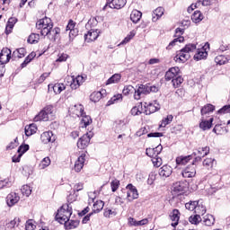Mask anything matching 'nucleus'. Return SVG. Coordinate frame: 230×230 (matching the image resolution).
<instances>
[{"instance_id": "obj_29", "label": "nucleus", "mask_w": 230, "mask_h": 230, "mask_svg": "<svg viewBox=\"0 0 230 230\" xmlns=\"http://www.w3.org/2000/svg\"><path fill=\"white\" fill-rule=\"evenodd\" d=\"M65 226V229L71 230V229H76L80 226V221L78 220H73L68 219L66 222H63Z\"/></svg>"}, {"instance_id": "obj_48", "label": "nucleus", "mask_w": 230, "mask_h": 230, "mask_svg": "<svg viewBox=\"0 0 230 230\" xmlns=\"http://www.w3.org/2000/svg\"><path fill=\"white\" fill-rule=\"evenodd\" d=\"M40 39V36L37 33H32L29 36L27 42H29V44H37V42H39Z\"/></svg>"}, {"instance_id": "obj_11", "label": "nucleus", "mask_w": 230, "mask_h": 230, "mask_svg": "<svg viewBox=\"0 0 230 230\" xmlns=\"http://www.w3.org/2000/svg\"><path fill=\"white\" fill-rule=\"evenodd\" d=\"M209 49V44H205L201 49L197 50V53L194 55V60H205L208 58V50Z\"/></svg>"}, {"instance_id": "obj_51", "label": "nucleus", "mask_w": 230, "mask_h": 230, "mask_svg": "<svg viewBox=\"0 0 230 230\" xmlns=\"http://www.w3.org/2000/svg\"><path fill=\"white\" fill-rule=\"evenodd\" d=\"M177 42H179L180 44L181 42H184V37L180 36V37L174 39L172 41H171L169 43V45L166 47V49H172V48H173V46H175L177 44Z\"/></svg>"}, {"instance_id": "obj_35", "label": "nucleus", "mask_w": 230, "mask_h": 230, "mask_svg": "<svg viewBox=\"0 0 230 230\" xmlns=\"http://www.w3.org/2000/svg\"><path fill=\"white\" fill-rule=\"evenodd\" d=\"M203 19L204 15L200 11H195L191 15V21L195 22V24H198V22H200Z\"/></svg>"}, {"instance_id": "obj_60", "label": "nucleus", "mask_w": 230, "mask_h": 230, "mask_svg": "<svg viewBox=\"0 0 230 230\" xmlns=\"http://www.w3.org/2000/svg\"><path fill=\"white\" fill-rule=\"evenodd\" d=\"M29 150H30V146L28 144H23L19 146L18 154H20L21 155H24V154H26V152H28Z\"/></svg>"}, {"instance_id": "obj_43", "label": "nucleus", "mask_w": 230, "mask_h": 230, "mask_svg": "<svg viewBox=\"0 0 230 230\" xmlns=\"http://www.w3.org/2000/svg\"><path fill=\"white\" fill-rule=\"evenodd\" d=\"M49 164H51V158H49V156H46L40 161L39 168L40 170H46Z\"/></svg>"}, {"instance_id": "obj_18", "label": "nucleus", "mask_w": 230, "mask_h": 230, "mask_svg": "<svg viewBox=\"0 0 230 230\" xmlns=\"http://www.w3.org/2000/svg\"><path fill=\"white\" fill-rule=\"evenodd\" d=\"M161 152H163V146L161 145H158L156 147L146 149V155L151 158L157 157Z\"/></svg>"}, {"instance_id": "obj_41", "label": "nucleus", "mask_w": 230, "mask_h": 230, "mask_svg": "<svg viewBox=\"0 0 230 230\" xmlns=\"http://www.w3.org/2000/svg\"><path fill=\"white\" fill-rule=\"evenodd\" d=\"M103 206H105V203L102 200H96L93 202V213H100L102 209H103Z\"/></svg>"}, {"instance_id": "obj_40", "label": "nucleus", "mask_w": 230, "mask_h": 230, "mask_svg": "<svg viewBox=\"0 0 230 230\" xmlns=\"http://www.w3.org/2000/svg\"><path fill=\"white\" fill-rule=\"evenodd\" d=\"M81 118H82V119H81V127L83 128L89 127V125L91 123H93V119H91L90 116L85 115V113L83 116H81Z\"/></svg>"}, {"instance_id": "obj_30", "label": "nucleus", "mask_w": 230, "mask_h": 230, "mask_svg": "<svg viewBox=\"0 0 230 230\" xmlns=\"http://www.w3.org/2000/svg\"><path fill=\"white\" fill-rule=\"evenodd\" d=\"M141 17H143V13L140 11L133 10L130 13V21H132L134 24H137V22L141 21Z\"/></svg>"}, {"instance_id": "obj_42", "label": "nucleus", "mask_w": 230, "mask_h": 230, "mask_svg": "<svg viewBox=\"0 0 230 230\" xmlns=\"http://www.w3.org/2000/svg\"><path fill=\"white\" fill-rule=\"evenodd\" d=\"M103 215L105 218H114L118 215V211H116V208H105Z\"/></svg>"}, {"instance_id": "obj_46", "label": "nucleus", "mask_w": 230, "mask_h": 230, "mask_svg": "<svg viewBox=\"0 0 230 230\" xmlns=\"http://www.w3.org/2000/svg\"><path fill=\"white\" fill-rule=\"evenodd\" d=\"M182 82H184V79L180 75L176 76L174 79H172V84L174 89L181 87Z\"/></svg>"}, {"instance_id": "obj_22", "label": "nucleus", "mask_w": 230, "mask_h": 230, "mask_svg": "<svg viewBox=\"0 0 230 230\" xmlns=\"http://www.w3.org/2000/svg\"><path fill=\"white\" fill-rule=\"evenodd\" d=\"M181 70L179 69V67L174 66L170 68L166 74H165V80L167 82H170V80H173L174 78H177V76H179V72Z\"/></svg>"}, {"instance_id": "obj_50", "label": "nucleus", "mask_w": 230, "mask_h": 230, "mask_svg": "<svg viewBox=\"0 0 230 230\" xmlns=\"http://www.w3.org/2000/svg\"><path fill=\"white\" fill-rule=\"evenodd\" d=\"M215 111V106L212 104H207L201 109V115L209 114V112H213Z\"/></svg>"}, {"instance_id": "obj_53", "label": "nucleus", "mask_w": 230, "mask_h": 230, "mask_svg": "<svg viewBox=\"0 0 230 230\" xmlns=\"http://www.w3.org/2000/svg\"><path fill=\"white\" fill-rule=\"evenodd\" d=\"M203 222L205 226H213V224H215V217H213V215H207L204 217Z\"/></svg>"}, {"instance_id": "obj_59", "label": "nucleus", "mask_w": 230, "mask_h": 230, "mask_svg": "<svg viewBox=\"0 0 230 230\" xmlns=\"http://www.w3.org/2000/svg\"><path fill=\"white\" fill-rule=\"evenodd\" d=\"M21 191L24 197H29L30 195H31V188L30 187V185H23L21 189Z\"/></svg>"}, {"instance_id": "obj_49", "label": "nucleus", "mask_w": 230, "mask_h": 230, "mask_svg": "<svg viewBox=\"0 0 230 230\" xmlns=\"http://www.w3.org/2000/svg\"><path fill=\"white\" fill-rule=\"evenodd\" d=\"M172 121H173V115H167L166 118H164L162 119L160 128H164V127H166V125H170V123H172Z\"/></svg>"}, {"instance_id": "obj_20", "label": "nucleus", "mask_w": 230, "mask_h": 230, "mask_svg": "<svg viewBox=\"0 0 230 230\" xmlns=\"http://www.w3.org/2000/svg\"><path fill=\"white\" fill-rule=\"evenodd\" d=\"M172 172L173 168H172V166L168 164H165L159 169V175L163 179H167V177H170V175H172Z\"/></svg>"}, {"instance_id": "obj_55", "label": "nucleus", "mask_w": 230, "mask_h": 230, "mask_svg": "<svg viewBox=\"0 0 230 230\" xmlns=\"http://www.w3.org/2000/svg\"><path fill=\"white\" fill-rule=\"evenodd\" d=\"M130 93H136V89L134 88V86H132L130 84L125 85L122 90V94H124V96H128V94H130Z\"/></svg>"}, {"instance_id": "obj_56", "label": "nucleus", "mask_w": 230, "mask_h": 230, "mask_svg": "<svg viewBox=\"0 0 230 230\" xmlns=\"http://www.w3.org/2000/svg\"><path fill=\"white\" fill-rule=\"evenodd\" d=\"M98 197V191H91L88 193V204L91 206L93 202H95L96 198Z\"/></svg>"}, {"instance_id": "obj_52", "label": "nucleus", "mask_w": 230, "mask_h": 230, "mask_svg": "<svg viewBox=\"0 0 230 230\" xmlns=\"http://www.w3.org/2000/svg\"><path fill=\"white\" fill-rule=\"evenodd\" d=\"M21 224V218L15 217L13 220H11L9 223H7L6 226L8 229H13V227H17Z\"/></svg>"}, {"instance_id": "obj_21", "label": "nucleus", "mask_w": 230, "mask_h": 230, "mask_svg": "<svg viewBox=\"0 0 230 230\" xmlns=\"http://www.w3.org/2000/svg\"><path fill=\"white\" fill-rule=\"evenodd\" d=\"M184 190H186V183L182 181H177L172 184V191L174 193V195H181Z\"/></svg>"}, {"instance_id": "obj_28", "label": "nucleus", "mask_w": 230, "mask_h": 230, "mask_svg": "<svg viewBox=\"0 0 230 230\" xmlns=\"http://www.w3.org/2000/svg\"><path fill=\"white\" fill-rule=\"evenodd\" d=\"M49 89H53L55 94H60L62 91H66V84L58 83L55 84H49Z\"/></svg>"}, {"instance_id": "obj_5", "label": "nucleus", "mask_w": 230, "mask_h": 230, "mask_svg": "<svg viewBox=\"0 0 230 230\" xmlns=\"http://www.w3.org/2000/svg\"><path fill=\"white\" fill-rule=\"evenodd\" d=\"M141 107H144L146 109L145 112L147 115L154 114V112H157V111L161 109V105L159 104V102H157V101H153L152 102H143L141 104Z\"/></svg>"}, {"instance_id": "obj_16", "label": "nucleus", "mask_w": 230, "mask_h": 230, "mask_svg": "<svg viewBox=\"0 0 230 230\" xmlns=\"http://www.w3.org/2000/svg\"><path fill=\"white\" fill-rule=\"evenodd\" d=\"M141 94H150V86L140 84L137 90H135L134 98L136 100H141Z\"/></svg>"}, {"instance_id": "obj_54", "label": "nucleus", "mask_w": 230, "mask_h": 230, "mask_svg": "<svg viewBox=\"0 0 230 230\" xmlns=\"http://www.w3.org/2000/svg\"><path fill=\"white\" fill-rule=\"evenodd\" d=\"M101 98H102V92H93L90 95V100H91V102H93V103L100 102Z\"/></svg>"}, {"instance_id": "obj_62", "label": "nucleus", "mask_w": 230, "mask_h": 230, "mask_svg": "<svg viewBox=\"0 0 230 230\" xmlns=\"http://www.w3.org/2000/svg\"><path fill=\"white\" fill-rule=\"evenodd\" d=\"M17 146H19V142L17 141L16 137L13 141L6 146V150H13V148H17Z\"/></svg>"}, {"instance_id": "obj_36", "label": "nucleus", "mask_w": 230, "mask_h": 230, "mask_svg": "<svg viewBox=\"0 0 230 230\" xmlns=\"http://www.w3.org/2000/svg\"><path fill=\"white\" fill-rule=\"evenodd\" d=\"M26 57V49L21 48L13 52V58H24Z\"/></svg>"}, {"instance_id": "obj_37", "label": "nucleus", "mask_w": 230, "mask_h": 230, "mask_svg": "<svg viewBox=\"0 0 230 230\" xmlns=\"http://www.w3.org/2000/svg\"><path fill=\"white\" fill-rule=\"evenodd\" d=\"M208 154H209V147L205 146V147H199L197 153H195V155H198L199 159H202V157H206Z\"/></svg>"}, {"instance_id": "obj_44", "label": "nucleus", "mask_w": 230, "mask_h": 230, "mask_svg": "<svg viewBox=\"0 0 230 230\" xmlns=\"http://www.w3.org/2000/svg\"><path fill=\"white\" fill-rule=\"evenodd\" d=\"M119 102H123V94L121 93H118L111 97L107 105H114V103H118Z\"/></svg>"}, {"instance_id": "obj_27", "label": "nucleus", "mask_w": 230, "mask_h": 230, "mask_svg": "<svg viewBox=\"0 0 230 230\" xmlns=\"http://www.w3.org/2000/svg\"><path fill=\"white\" fill-rule=\"evenodd\" d=\"M213 118H210L208 120H206L204 118H202L201 122L199 123V128H201V130H209V128H211L213 126Z\"/></svg>"}, {"instance_id": "obj_61", "label": "nucleus", "mask_w": 230, "mask_h": 230, "mask_svg": "<svg viewBox=\"0 0 230 230\" xmlns=\"http://www.w3.org/2000/svg\"><path fill=\"white\" fill-rule=\"evenodd\" d=\"M152 163L154 166H155L156 168H159V166L163 164V159L159 156H154L152 158Z\"/></svg>"}, {"instance_id": "obj_24", "label": "nucleus", "mask_w": 230, "mask_h": 230, "mask_svg": "<svg viewBox=\"0 0 230 230\" xmlns=\"http://www.w3.org/2000/svg\"><path fill=\"white\" fill-rule=\"evenodd\" d=\"M127 130V121L126 120H118L115 122V132L117 134H121Z\"/></svg>"}, {"instance_id": "obj_34", "label": "nucleus", "mask_w": 230, "mask_h": 230, "mask_svg": "<svg viewBox=\"0 0 230 230\" xmlns=\"http://www.w3.org/2000/svg\"><path fill=\"white\" fill-rule=\"evenodd\" d=\"M37 133V125L36 124H31L25 127V136L27 137H30V136H33V134Z\"/></svg>"}, {"instance_id": "obj_2", "label": "nucleus", "mask_w": 230, "mask_h": 230, "mask_svg": "<svg viewBox=\"0 0 230 230\" xmlns=\"http://www.w3.org/2000/svg\"><path fill=\"white\" fill-rule=\"evenodd\" d=\"M71 215H73V208L69 204H65L58 209L56 220L59 224H64V222H67L71 218Z\"/></svg>"}, {"instance_id": "obj_63", "label": "nucleus", "mask_w": 230, "mask_h": 230, "mask_svg": "<svg viewBox=\"0 0 230 230\" xmlns=\"http://www.w3.org/2000/svg\"><path fill=\"white\" fill-rule=\"evenodd\" d=\"M111 190L112 192L114 193L115 191L118 190V188H119V180H113L111 182Z\"/></svg>"}, {"instance_id": "obj_32", "label": "nucleus", "mask_w": 230, "mask_h": 230, "mask_svg": "<svg viewBox=\"0 0 230 230\" xmlns=\"http://www.w3.org/2000/svg\"><path fill=\"white\" fill-rule=\"evenodd\" d=\"M13 184V178L7 177L4 180L0 181V190L4 188H12Z\"/></svg>"}, {"instance_id": "obj_1", "label": "nucleus", "mask_w": 230, "mask_h": 230, "mask_svg": "<svg viewBox=\"0 0 230 230\" xmlns=\"http://www.w3.org/2000/svg\"><path fill=\"white\" fill-rule=\"evenodd\" d=\"M197 49V45L195 44H188L181 50L177 52L174 57V60L179 64H184L189 58L191 57L190 54L193 53Z\"/></svg>"}, {"instance_id": "obj_33", "label": "nucleus", "mask_w": 230, "mask_h": 230, "mask_svg": "<svg viewBox=\"0 0 230 230\" xmlns=\"http://www.w3.org/2000/svg\"><path fill=\"white\" fill-rule=\"evenodd\" d=\"M194 213L199 216L206 215V206H204L202 199L198 200V205L196 206Z\"/></svg>"}, {"instance_id": "obj_58", "label": "nucleus", "mask_w": 230, "mask_h": 230, "mask_svg": "<svg viewBox=\"0 0 230 230\" xmlns=\"http://www.w3.org/2000/svg\"><path fill=\"white\" fill-rule=\"evenodd\" d=\"M198 204H199V201H190V202L185 204V208L189 211H195V209L197 208Z\"/></svg>"}, {"instance_id": "obj_57", "label": "nucleus", "mask_w": 230, "mask_h": 230, "mask_svg": "<svg viewBox=\"0 0 230 230\" xmlns=\"http://www.w3.org/2000/svg\"><path fill=\"white\" fill-rule=\"evenodd\" d=\"M133 37H136V31H131L127 37L120 42V45L128 44L129 40H132Z\"/></svg>"}, {"instance_id": "obj_10", "label": "nucleus", "mask_w": 230, "mask_h": 230, "mask_svg": "<svg viewBox=\"0 0 230 230\" xmlns=\"http://www.w3.org/2000/svg\"><path fill=\"white\" fill-rule=\"evenodd\" d=\"M71 79V84H70V87L73 90H76L78 89V87H80V85H82V84H84V82H85L87 76L85 75H77V76H71L68 77Z\"/></svg>"}, {"instance_id": "obj_64", "label": "nucleus", "mask_w": 230, "mask_h": 230, "mask_svg": "<svg viewBox=\"0 0 230 230\" xmlns=\"http://www.w3.org/2000/svg\"><path fill=\"white\" fill-rule=\"evenodd\" d=\"M35 224H33V220L31 219H29L27 222H26V225H25V230H35Z\"/></svg>"}, {"instance_id": "obj_19", "label": "nucleus", "mask_w": 230, "mask_h": 230, "mask_svg": "<svg viewBox=\"0 0 230 230\" xmlns=\"http://www.w3.org/2000/svg\"><path fill=\"white\" fill-rule=\"evenodd\" d=\"M11 55H12V50H10L8 48L3 49L0 53L1 64H7V62H10V58H12Z\"/></svg>"}, {"instance_id": "obj_26", "label": "nucleus", "mask_w": 230, "mask_h": 230, "mask_svg": "<svg viewBox=\"0 0 230 230\" xmlns=\"http://www.w3.org/2000/svg\"><path fill=\"white\" fill-rule=\"evenodd\" d=\"M17 23V18L15 17H11L8 19V22L5 26V33L6 35H10L12 33V30H13V27Z\"/></svg>"}, {"instance_id": "obj_45", "label": "nucleus", "mask_w": 230, "mask_h": 230, "mask_svg": "<svg viewBox=\"0 0 230 230\" xmlns=\"http://www.w3.org/2000/svg\"><path fill=\"white\" fill-rule=\"evenodd\" d=\"M215 62L218 66H224L225 64H227V62H229V59L224 55H219L215 58Z\"/></svg>"}, {"instance_id": "obj_9", "label": "nucleus", "mask_w": 230, "mask_h": 230, "mask_svg": "<svg viewBox=\"0 0 230 230\" xmlns=\"http://www.w3.org/2000/svg\"><path fill=\"white\" fill-rule=\"evenodd\" d=\"M92 138H93V133L90 132V133L84 134L77 141V148H80V150H85V148L89 146V143H91Z\"/></svg>"}, {"instance_id": "obj_4", "label": "nucleus", "mask_w": 230, "mask_h": 230, "mask_svg": "<svg viewBox=\"0 0 230 230\" xmlns=\"http://www.w3.org/2000/svg\"><path fill=\"white\" fill-rule=\"evenodd\" d=\"M51 118H53V107L48 105L35 116L34 121H49Z\"/></svg>"}, {"instance_id": "obj_17", "label": "nucleus", "mask_w": 230, "mask_h": 230, "mask_svg": "<svg viewBox=\"0 0 230 230\" xmlns=\"http://www.w3.org/2000/svg\"><path fill=\"white\" fill-rule=\"evenodd\" d=\"M169 217L172 221L171 226L172 227H177V226H179V220L181 219V212H179V209H173L170 213Z\"/></svg>"}, {"instance_id": "obj_13", "label": "nucleus", "mask_w": 230, "mask_h": 230, "mask_svg": "<svg viewBox=\"0 0 230 230\" xmlns=\"http://www.w3.org/2000/svg\"><path fill=\"white\" fill-rule=\"evenodd\" d=\"M127 4V0H111L110 3L106 4L104 10L107 8H112L115 10H121Z\"/></svg>"}, {"instance_id": "obj_25", "label": "nucleus", "mask_w": 230, "mask_h": 230, "mask_svg": "<svg viewBox=\"0 0 230 230\" xmlns=\"http://www.w3.org/2000/svg\"><path fill=\"white\" fill-rule=\"evenodd\" d=\"M163 15H164V8L157 7L152 13L153 22H157V21H159Z\"/></svg>"}, {"instance_id": "obj_15", "label": "nucleus", "mask_w": 230, "mask_h": 230, "mask_svg": "<svg viewBox=\"0 0 230 230\" xmlns=\"http://www.w3.org/2000/svg\"><path fill=\"white\" fill-rule=\"evenodd\" d=\"M40 139L44 145H48L49 143H55L57 137L53 135V131H45L41 134Z\"/></svg>"}, {"instance_id": "obj_23", "label": "nucleus", "mask_w": 230, "mask_h": 230, "mask_svg": "<svg viewBox=\"0 0 230 230\" xmlns=\"http://www.w3.org/2000/svg\"><path fill=\"white\" fill-rule=\"evenodd\" d=\"M84 164H85V153L81 154L78 159L75 161L74 170L75 172H82L84 168Z\"/></svg>"}, {"instance_id": "obj_39", "label": "nucleus", "mask_w": 230, "mask_h": 230, "mask_svg": "<svg viewBox=\"0 0 230 230\" xmlns=\"http://www.w3.org/2000/svg\"><path fill=\"white\" fill-rule=\"evenodd\" d=\"M120 80H121V75L120 74H114L111 77H110L106 81V85H111L112 84H119Z\"/></svg>"}, {"instance_id": "obj_12", "label": "nucleus", "mask_w": 230, "mask_h": 230, "mask_svg": "<svg viewBox=\"0 0 230 230\" xmlns=\"http://www.w3.org/2000/svg\"><path fill=\"white\" fill-rule=\"evenodd\" d=\"M100 33L102 31L98 29H91L88 32L84 35L85 42H94L98 37H100Z\"/></svg>"}, {"instance_id": "obj_3", "label": "nucleus", "mask_w": 230, "mask_h": 230, "mask_svg": "<svg viewBox=\"0 0 230 230\" xmlns=\"http://www.w3.org/2000/svg\"><path fill=\"white\" fill-rule=\"evenodd\" d=\"M36 28L40 31L43 37H46L49 33V31L53 30V22L51 18H42L36 22Z\"/></svg>"}, {"instance_id": "obj_8", "label": "nucleus", "mask_w": 230, "mask_h": 230, "mask_svg": "<svg viewBox=\"0 0 230 230\" xmlns=\"http://www.w3.org/2000/svg\"><path fill=\"white\" fill-rule=\"evenodd\" d=\"M181 175L184 179H191L197 175V167L195 166V162L188 165L181 172Z\"/></svg>"}, {"instance_id": "obj_38", "label": "nucleus", "mask_w": 230, "mask_h": 230, "mask_svg": "<svg viewBox=\"0 0 230 230\" xmlns=\"http://www.w3.org/2000/svg\"><path fill=\"white\" fill-rule=\"evenodd\" d=\"M190 161H191V156L188 155V156H178L176 158V164H178V166H182L184 164H188V163H190Z\"/></svg>"}, {"instance_id": "obj_7", "label": "nucleus", "mask_w": 230, "mask_h": 230, "mask_svg": "<svg viewBox=\"0 0 230 230\" xmlns=\"http://www.w3.org/2000/svg\"><path fill=\"white\" fill-rule=\"evenodd\" d=\"M84 111V105L75 104L70 106L68 112L70 116H72L73 118H81V116H84V114H85Z\"/></svg>"}, {"instance_id": "obj_31", "label": "nucleus", "mask_w": 230, "mask_h": 230, "mask_svg": "<svg viewBox=\"0 0 230 230\" xmlns=\"http://www.w3.org/2000/svg\"><path fill=\"white\" fill-rule=\"evenodd\" d=\"M60 34V29L58 28H54L49 31V32L46 35L49 40H52L55 42L57 40L58 36Z\"/></svg>"}, {"instance_id": "obj_14", "label": "nucleus", "mask_w": 230, "mask_h": 230, "mask_svg": "<svg viewBox=\"0 0 230 230\" xmlns=\"http://www.w3.org/2000/svg\"><path fill=\"white\" fill-rule=\"evenodd\" d=\"M5 200L8 208H13L21 200V197L15 192H11L7 195Z\"/></svg>"}, {"instance_id": "obj_47", "label": "nucleus", "mask_w": 230, "mask_h": 230, "mask_svg": "<svg viewBox=\"0 0 230 230\" xmlns=\"http://www.w3.org/2000/svg\"><path fill=\"white\" fill-rule=\"evenodd\" d=\"M189 222L190 224H194V226H197L198 224H200V222H202V217H200V215L196 214L189 217Z\"/></svg>"}, {"instance_id": "obj_6", "label": "nucleus", "mask_w": 230, "mask_h": 230, "mask_svg": "<svg viewBox=\"0 0 230 230\" xmlns=\"http://www.w3.org/2000/svg\"><path fill=\"white\" fill-rule=\"evenodd\" d=\"M126 190L127 191V199L128 202H132L137 199H139V193L137 192V189L132 183L127 185Z\"/></svg>"}]
</instances>
